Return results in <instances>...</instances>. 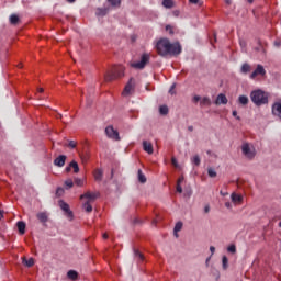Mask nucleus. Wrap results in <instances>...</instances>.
<instances>
[{
  "mask_svg": "<svg viewBox=\"0 0 281 281\" xmlns=\"http://www.w3.org/2000/svg\"><path fill=\"white\" fill-rule=\"evenodd\" d=\"M156 52L159 56H179L182 48L179 42H170V40L164 37L156 43Z\"/></svg>",
  "mask_w": 281,
  "mask_h": 281,
  "instance_id": "obj_1",
  "label": "nucleus"
},
{
  "mask_svg": "<svg viewBox=\"0 0 281 281\" xmlns=\"http://www.w3.org/2000/svg\"><path fill=\"white\" fill-rule=\"evenodd\" d=\"M250 100L256 106H262V104H269V94L262 90H254L250 93Z\"/></svg>",
  "mask_w": 281,
  "mask_h": 281,
  "instance_id": "obj_2",
  "label": "nucleus"
},
{
  "mask_svg": "<svg viewBox=\"0 0 281 281\" xmlns=\"http://www.w3.org/2000/svg\"><path fill=\"white\" fill-rule=\"evenodd\" d=\"M241 155L245 157V159L251 161L256 158V146H254L251 143H243Z\"/></svg>",
  "mask_w": 281,
  "mask_h": 281,
  "instance_id": "obj_3",
  "label": "nucleus"
},
{
  "mask_svg": "<svg viewBox=\"0 0 281 281\" xmlns=\"http://www.w3.org/2000/svg\"><path fill=\"white\" fill-rule=\"evenodd\" d=\"M124 76V66H115L111 72L104 75V79L106 82H111V80H117V78H122Z\"/></svg>",
  "mask_w": 281,
  "mask_h": 281,
  "instance_id": "obj_4",
  "label": "nucleus"
},
{
  "mask_svg": "<svg viewBox=\"0 0 281 281\" xmlns=\"http://www.w3.org/2000/svg\"><path fill=\"white\" fill-rule=\"evenodd\" d=\"M148 63H150V54L144 53L140 56V60L132 63L131 67H133V69H144Z\"/></svg>",
  "mask_w": 281,
  "mask_h": 281,
  "instance_id": "obj_5",
  "label": "nucleus"
},
{
  "mask_svg": "<svg viewBox=\"0 0 281 281\" xmlns=\"http://www.w3.org/2000/svg\"><path fill=\"white\" fill-rule=\"evenodd\" d=\"M267 76V70L265 69V66L258 64L256 69L250 74L249 78L250 80H257L258 77L265 78Z\"/></svg>",
  "mask_w": 281,
  "mask_h": 281,
  "instance_id": "obj_6",
  "label": "nucleus"
},
{
  "mask_svg": "<svg viewBox=\"0 0 281 281\" xmlns=\"http://www.w3.org/2000/svg\"><path fill=\"white\" fill-rule=\"evenodd\" d=\"M192 102L194 104H196L198 102H200V106H212V99H210L209 97H201V95H194L192 99Z\"/></svg>",
  "mask_w": 281,
  "mask_h": 281,
  "instance_id": "obj_7",
  "label": "nucleus"
},
{
  "mask_svg": "<svg viewBox=\"0 0 281 281\" xmlns=\"http://www.w3.org/2000/svg\"><path fill=\"white\" fill-rule=\"evenodd\" d=\"M135 91V78H131L128 80V82L126 83L123 92H122V95L124 98L131 95V93H133Z\"/></svg>",
  "mask_w": 281,
  "mask_h": 281,
  "instance_id": "obj_8",
  "label": "nucleus"
},
{
  "mask_svg": "<svg viewBox=\"0 0 281 281\" xmlns=\"http://www.w3.org/2000/svg\"><path fill=\"white\" fill-rule=\"evenodd\" d=\"M105 134L110 139H114L115 142H120V133L113 128V126H108L105 128Z\"/></svg>",
  "mask_w": 281,
  "mask_h": 281,
  "instance_id": "obj_9",
  "label": "nucleus"
},
{
  "mask_svg": "<svg viewBox=\"0 0 281 281\" xmlns=\"http://www.w3.org/2000/svg\"><path fill=\"white\" fill-rule=\"evenodd\" d=\"M59 207H60V210H63V212H65V214H66V216H68V218L74 217V213L69 209V204H67L65 201H63V200L59 201Z\"/></svg>",
  "mask_w": 281,
  "mask_h": 281,
  "instance_id": "obj_10",
  "label": "nucleus"
},
{
  "mask_svg": "<svg viewBox=\"0 0 281 281\" xmlns=\"http://www.w3.org/2000/svg\"><path fill=\"white\" fill-rule=\"evenodd\" d=\"M98 196H100V193L87 192V193L82 194L80 196V199H88V202L91 203V202L95 201V199H98Z\"/></svg>",
  "mask_w": 281,
  "mask_h": 281,
  "instance_id": "obj_11",
  "label": "nucleus"
},
{
  "mask_svg": "<svg viewBox=\"0 0 281 281\" xmlns=\"http://www.w3.org/2000/svg\"><path fill=\"white\" fill-rule=\"evenodd\" d=\"M143 149L148 155H153V153L155 151L154 148H153V143H150L148 140H143Z\"/></svg>",
  "mask_w": 281,
  "mask_h": 281,
  "instance_id": "obj_12",
  "label": "nucleus"
},
{
  "mask_svg": "<svg viewBox=\"0 0 281 281\" xmlns=\"http://www.w3.org/2000/svg\"><path fill=\"white\" fill-rule=\"evenodd\" d=\"M231 200L235 205H240L243 203V195L237 193H232Z\"/></svg>",
  "mask_w": 281,
  "mask_h": 281,
  "instance_id": "obj_13",
  "label": "nucleus"
},
{
  "mask_svg": "<svg viewBox=\"0 0 281 281\" xmlns=\"http://www.w3.org/2000/svg\"><path fill=\"white\" fill-rule=\"evenodd\" d=\"M65 161H67V156L60 155L54 160V164L58 166V168H63V166H65Z\"/></svg>",
  "mask_w": 281,
  "mask_h": 281,
  "instance_id": "obj_14",
  "label": "nucleus"
},
{
  "mask_svg": "<svg viewBox=\"0 0 281 281\" xmlns=\"http://www.w3.org/2000/svg\"><path fill=\"white\" fill-rule=\"evenodd\" d=\"M272 115H277L281 120V103H274L272 105Z\"/></svg>",
  "mask_w": 281,
  "mask_h": 281,
  "instance_id": "obj_15",
  "label": "nucleus"
},
{
  "mask_svg": "<svg viewBox=\"0 0 281 281\" xmlns=\"http://www.w3.org/2000/svg\"><path fill=\"white\" fill-rule=\"evenodd\" d=\"M228 100L227 97L223 93H220L215 100V104L220 105V104H227Z\"/></svg>",
  "mask_w": 281,
  "mask_h": 281,
  "instance_id": "obj_16",
  "label": "nucleus"
},
{
  "mask_svg": "<svg viewBox=\"0 0 281 281\" xmlns=\"http://www.w3.org/2000/svg\"><path fill=\"white\" fill-rule=\"evenodd\" d=\"M97 16H106L109 14V9L106 8H99L95 12Z\"/></svg>",
  "mask_w": 281,
  "mask_h": 281,
  "instance_id": "obj_17",
  "label": "nucleus"
},
{
  "mask_svg": "<svg viewBox=\"0 0 281 281\" xmlns=\"http://www.w3.org/2000/svg\"><path fill=\"white\" fill-rule=\"evenodd\" d=\"M16 227L21 235L25 234V227H26L25 222H21V221L18 222Z\"/></svg>",
  "mask_w": 281,
  "mask_h": 281,
  "instance_id": "obj_18",
  "label": "nucleus"
},
{
  "mask_svg": "<svg viewBox=\"0 0 281 281\" xmlns=\"http://www.w3.org/2000/svg\"><path fill=\"white\" fill-rule=\"evenodd\" d=\"M164 8H167L170 10L171 8H175V1L173 0H162Z\"/></svg>",
  "mask_w": 281,
  "mask_h": 281,
  "instance_id": "obj_19",
  "label": "nucleus"
},
{
  "mask_svg": "<svg viewBox=\"0 0 281 281\" xmlns=\"http://www.w3.org/2000/svg\"><path fill=\"white\" fill-rule=\"evenodd\" d=\"M249 71H251V65L243 64L240 68V74H249Z\"/></svg>",
  "mask_w": 281,
  "mask_h": 281,
  "instance_id": "obj_20",
  "label": "nucleus"
},
{
  "mask_svg": "<svg viewBox=\"0 0 281 281\" xmlns=\"http://www.w3.org/2000/svg\"><path fill=\"white\" fill-rule=\"evenodd\" d=\"M37 218L38 221H41V223H47V213L45 212L37 213Z\"/></svg>",
  "mask_w": 281,
  "mask_h": 281,
  "instance_id": "obj_21",
  "label": "nucleus"
},
{
  "mask_svg": "<svg viewBox=\"0 0 281 281\" xmlns=\"http://www.w3.org/2000/svg\"><path fill=\"white\" fill-rule=\"evenodd\" d=\"M191 164H193V166H201V157H199V155H194L191 158Z\"/></svg>",
  "mask_w": 281,
  "mask_h": 281,
  "instance_id": "obj_22",
  "label": "nucleus"
},
{
  "mask_svg": "<svg viewBox=\"0 0 281 281\" xmlns=\"http://www.w3.org/2000/svg\"><path fill=\"white\" fill-rule=\"evenodd\" d=\"M238 102L239 104H243L244 106H246V104H249V98H247V95H240L238 98Z\"/></svg>",
  "mask_w": 281,
  "mask_h": 281,
  "instance_id": "obj_23",
  "label": "nucleus"
},
{
  "mask_svg": "<svg viewBox=\"0 0 281 281\" xmlns=\"http://www.w3.org/2000/svg\"><path fill=\"white\" fill-rule=\"evenodd\" d=\"M102 177H103L102 170L101 169H97L94 171V179H95V181H102Z\"/></svg>",
  "mask_w": 281,
  "mask_h": 281,
  "instance_id": "obj_24",
  "label": "nucleus"
},
{
  "mask_svg": "<svg viewBox=\"0 0 281 281\" xmlns=\"http://www.w3.org/2000/svg\"><path fill=\"white\" fill-rule=\"evenodd\" d=\"M222 267L224 270H227V268L229 267V259H227V256L222 257Z\"/></svg>",
  "mask_w": 281,
  "mask_h": 281,
  "instance_id": "obj_25",
  "label": "nucleus"
},
{
  "mask_svg": "<svg viewBox=\"0 0 281 281\" xmlns=\"http://www.w3.org/2000/svg\"><path fill=\"white\" fill-rule=\"evenodd\" d=\"M108 3H110L112 8H120V5H122V0H108Z\"/></svg>",
  "mask_w": 281,
  "mask_h": 281,
  "instance_id": "obj_26",
  "label": "nucleus"
},
{
  "mask_svg": "<svg viewBox=\"0 0 281 281\" xmlns=\"http://www.w3.org/2000/svg\"><path fill=\"white\" fill-rule=\"evenodd\" d=\"M70 168L74 169V172L77 175V172H80V167L78 166V162L76 160H72L70 162Z\"/></svg>",
  "mask_w": 281,
  "mask_h": 281,
  "instance_id": "obj_27",
  "label": "nucleus"
},
{
  "mask_svg": "<svg viewBox=\"0 0 281 281\" xmlns=\"http://www.w3.org/2000/svg\"><path fill=\"white\" fill-rule=\"evenodd\" d=\"M67 277H68L70 280H76V279L78 278V272H76V271H74V270H70V271H68Z\"/></svg>",
  "mask_w": 281,
  "mask_h": 281,
  "instance_id": "obj_28",
  "label": "nucleus"
},
{
  "mask_svg": "<svg viewBox=\"0 0 281 281\" xmlns=\"http://www.w3.org/2000/svg\"><path fill=\"white\" fill-rule=\"evenodd\" d=\"M83 210L85 212H88V213L93 212V206H91V202H86L83 204Z\"/></svg>",
  "mask_w": 281,
  "mask_h": 281,
  "instance_id": "obj_29",
  "label": "nucleus"
},
{
  "mask_svg": "<svg viewBox=\"0 0 281 281\" xmlns=\"http://www.w3.org/2000/svg\"><path fill=\"white\" fill-rule=\"evenodd\" d=\"M10 23H11V25H16V23H19V15L12 14L10 16Z\"/></svg>",
  "mask_w": 281,
  "mask_h": 281,
  "instance_id": "obj_30",
  "label": "nucleus"
},
{
  "mask_svg": "<svg viewBox=\"0 0 281 281\" xmlns=\"http://www.w3.org/2000/svg\"><path fill=\"white\" fill-rule=\"evenodd\" d=\"M182 228H183V223L178 222V223H176V225H175L173 232H175L176 234H179V231L182 229Z\"/></svg>",
  "mask_w": 281,
  "mask_h": 281,
  "instance_id": "obj_31",
  "label": "nucleus"
},
{
  "mask_svg": "<svg viewBox=\"0 0 281 281\" xmlns=\"http://www.w3.org/2000/svg\"><path fill=\"white\" fill-rule=\"evenodd\" d=\"M138 181L140 183H146V176L142 173V170H138Z\"/></svg>",
  "mask_w": 281,
  "mask_h": 281,
  "instance_id": "obj_32",
  "label": "nucleus"
},
{
  "mask_svg": "<svg viewBox=\"0 0 281 281\" xmlns=\"http://www.w3.org/2000/svg\"><path fill=\"white\" fill-rule=\"evenodd\" d=\"M23 263L26 266V267H34V259L31 258V259H24L23 260Z\"/></svg>",
  "mask_w": 281,
  "mask_h": 281,
  "instance_id": "obj_33",
  "label": "nucleus"
},
{
  "mask_svg": "<svg viewBox=\"0 0 281 281\" xmlns=\"http://www.w3.org/2000/svg\"><path fill=\"white\" fill-rule=\"evenodd\" d=\"M160 115H168V108L166 105H161L159 108Z\"/></svg>",
  "mask_w": 281,
  "mask_h": 281,
  "instance_id": "obj_34",
  "label": "nucleus"
},
{
  "mask_svg": "<svg viewBox=\"0 0 281 281\" xmlns=\"http://www.w3.org/2000/svg\"><path fill=\"white\" fill-rule=\"evenodd\" d=\"M207 175L209 177H211L212 179H214V177H216V170H214V168H209L207 169Z\"/></svg>",
  "mask_w": 281,
  "mask_h": 281,
  "instance_id": "obj_35",
  "label": "nucleus"
},
{
  "mask_svg": "<svg viewBox=\"0 0 281 281\" xmlns=\"http://www.w3.org/2000/svg\"><path fill=\"white\" fill-rule=\"evenodd\" d=\"M65 186L69 189V188H74V180L68 179L65 181Z\"/></svg>",
  "mask_w": 281,
  "mask_h": 281,
  "instance_id": "obj_36",
  "label": "nucleus"
},
{
  "mask_svg": "<svg viewBox=\"0 0 281 281\" xmlns=\"http://www.w3.org/2000/svg\"><path fill=\"white\" fill-rule=\"evenodd\" d=\"M134 254H135L136 258H138L139 260H144V255H142V252H139V250H135Z\"/></svg>",
  "mask_w": 281,
  "mask_h": 281,
  "instance_id": "obj_37",
  "label": "nucleus"
},
{
  "mask_svg": "<svg viewBox=\"0 0 281 281\" xmlns=\"http://www.w3.org/2000/svg\"><path fill=\"white\" fill-rule=\"evenodd\" d=\"M227 251H229V254H234L236 251V246L235 245L228 246Z\"/></svg>",
  "mask_w": 281,
  "mask_h": 281,
  "instance_id": "obj_38",
  "label": "nucleus"
},
{
  "mask_svg": "<svg viewBox=\"0 0 281 281\" xmlns=\"http://www.w3.org/2000/svg\"><path fill=\"white\" fill-rule=\"evenodd\" d=\"M171 164H172V166H175L176 168H179V161H177V158L172 157V158H171Z\"/></svg>",
  "mask_w": 281,
  "mask_h": 281,
  "instance_id": "obj_39",
  "label": "nucleus"
},
{
  "mask_svg": "<svg viewBox=\"0 0 281 281\" xmlns=\"http://www.w3.org/2000/svg\"><path fill=\"white\" fill-rule=\"evenodd\" d=\"M166 32H169V34H175V31L172 30V26L171 25H167L166 26Z\"/></svg>",
  "mask_w": 281,
  "mask_h": 281,
  "instance_id": "obj_40",
  "label": "nucleus"
},
{
  "mask_svg": "<svg viewBox=\"0 0 281 281\" xmlns=\"http://www.w3.org/2000/svg\"><path fill=\"white\" fill-rule=\"evenodd\" d=\"M68 146L69 148H76L77 143L75 140H69Z\"/></svg>",
  "mask_w": 281,
  "mask_h": 281,
  "instance_id": "obj_41",
  "label": "nucleus"
},
{
  "mask_svg": "<svg viewBox=\"0 0 281 281\" xmlns=\"http://www.w3.org/2000/svg\"><path fill=\"white\" fill-rule=\"evenodd\" d=\"M176 190H177V192H179V194H181V192H183V188H181V184H177Z\"/></svg>",
  "mask_w": 281,
  "mask_h": 281,
  "instance_id": "obj_42",
  "label": "nucleus"
},
{
  "mask_svg": "<svg viewBox=\"0 0 281 281\" xmlns=\"http://www.w3.org/2000/svg\"><path fill=\"white\" fill-rule=\"evenodd\" d=\"M200 2L201 0H189V3H192L193 5H198Z\"/></svg>",
  "mask_w": 281,
  "mask_h": 281,
  "instance_id": "obj_43",
  "label": "nucleus"
},
{
  "mask_svg": "<svg viewBox=\"0 0 281 281\" xmlns=\"http://www.w3.org/2000/svg\"><path fill=\"white\" fill-rule=\"evenodd\" d=\"M211 256H214L216 248L214 246L210 247Z\"/></svg>",
  "mask_w": 281,
  "mask_h": 281,
  "instance_id": "obj_44",
  "label": "nucleus"
},
{
  "mask_svg": "<svg viewBox=\"0 0 281 281\" xmlns=\"http://www.w3.org/2000/svg\"><path fill=\"white\" fill-rule=\"evenodd\" d=\"M183 176H181L179 179H178V181H177V184H179V186H181V183H183Z\"/></svg>",
  "mask_w": 281,
  "mask_h": 281,
  "instance_id": "obj_45",
  "label": "nucleus"
},
{
  "mask_svg": "<svg viewBox=\"0 0 281 281\" xmlns=\"http://www.w3.org/2000/svg\"><path fill=\"white\" fill-rule=\"evenodd\" d=\"M233 117H237V120H240V116H238V112L237 111H233Z\"/></svg>",
  "mask_w": 281,
  "mask_h": 281,
  "instance_id": "obj_46",
  "label": "nucleus"
},
{
  "mask_svg": "<svg viewBox=\"0 0 281 281\" xmlns=\"http://www.w3.org/2000/svg\"><path fill=\"white\" fill-rule=\"evenodd\" d=\"M225 207H227V210H232V203L226 202V203H225Z\"/></svg>",
  "mask_w": 281,
  "mask_h": 281,
  "instance_id": "obj_47",
  "label": "nucleus"
},
{
  "mask_svg": "<svg viewBox=\"0 0 281 281\" xmlns=\"http://www.w3.org/2000/svg\"><path fill=\"white\" fill-rule=\"evenodd\" d=\"M274 47H281V42L280 41H276L274 42Z\"/></svg>",
  "mask_w": 281,
  "mask_h": 281,
  "instance_id": "obj_48",
  "label": "nucleus"
},
{
  "mask_svg": "<svg viewBox=\"0 0 281 281\" xmlns=\"http://www.w3.org/2000/svg\"><path fill=\"white\" fill-rule=\"evenodd\" d=\"M176 85L173 83L169 90V93L172 95L175 92L172 91L175 89Z\"/></svg>",
  "mask_w": 281,
  "mask_h": 281,
  "instance_id": "obj_49",
  "label": "nucleus"
},
{
  "mask_svg": "<svg viewBox=\"0 0 281 281\" xmlns=\"http://www.w3.org/2000/svg\"><path fill=\"white\" fill-rule=\"evenodd\" d=\"M204 212H205V214H209V213H210V205H206V206L204 207Z\"/></svg>",
  "mask_w": 281,
  "mask_h": 281,
  "instance_id": "obj_50",
  "label": "nucleus"
},
{
  "mask_svg": "<svg viewBox=\"0 0 281 281\" xmlns=\"http://www.w3.org/2000/svg\"><path fill=\"white\" fill-rule=\"evenodd\" d=\"M76 183H77V186H82V180L77 179V180H76Z\"/></svg>",
  "mask_w": 281,
  "mask_h": 281,
  "instance_id": "obj_51",
  "label": "nucleus"
},
{
  "mask_svg": "<svg viewBox=\"0 0 281 281\" xmlns=\"http://www.w3.org/2000/svg\"><path fill=\"white\" fill-rule=\"evenodd\" d=\"M71 171V164L66 168V172H70Z\"/></svg>",
  "mask_w": 281,
  "mask_h": 281,
  "instance_id": "obj_52",
  "label": "nucleus"
},
{
  "mask_svg": "<svg viewBox=\"0 0 281 281\" xmlns=\"http://www.w3.org/2000/svg\"><path fill=\"white\" fill-rule=\"evenodd\" d=\"M173 16H179V10L173 11Z\"/></svg>",
  "mask_w": 281,
  "mask_h": 281,
  "instance_id": "obj_53",
  "label": "nucleus"
},
{
  "mask_svg": "<svg viewBox=\"0 0 281 281\" xmlns=\"http://www.w3.org/2000/svg\"><path fill=\"white\" fill-rule=\"evenodd\" d=\"M247 44L245 43V42H240V46H241V48L243 49H245V46H246Z\"/></svg>",
  "mask_w": 281,
  "mask_h": 281,
  "instance_id": "obj_54",
  "label": "nucleus"
},
{
  "mask_svg": "<svg viewBox=\"0 0 281 281\" xmlns=\"http://www.w3.org/2000/svg\"><path fill=\"white\" fill-rule=\"evenodd\" d=\"M60 192H64L63 188L57 189V194H60Z\"/></svg>",
  "mask_w": 281,
  "mask_h": 281,
  "instance_id": "obj_55",
  "label": "nucleus"
},
{
  "mask_svg": "<svg viewBox=\"0 0 281 281\" xmlns=\"http://www.w3.org/2000/svg\"><path fill=\"white\" fill-rule=\"evenodd\" d=\"M225 3H226L227 5H232V0H225Z\"/></svg>",
  "mask_w": 281,
  "mask_h": 281,
  "instance_id": "obj_56",
  "label": "nucleus"
},
{
  "mask_svg": "<svg viewBox=\"0 0 281 281\" xmlns=\"http://www.w3.org/2000/svg\"><path fill=\"white\" fill-rule=\"evenodd\" d=\"M87 106H91V100L87 99Z\"/></svg>",
  "mask_w": 281,
  "mask_h": 281,
  "instance_id": "obj_57",
  "label": "nucleus"
},
{
  "mask_svg": "<svg viewBox=\"0 0 281 281\" xmlns=\"http://www.w3.org/2000/svg\"><path fill=\"white\" fill-rule=\"evenodd\" d=\"M103 238H104V240H106V238H109V235L106 233H104Z\"/></svg>",
  "mask_w": 281,
  "mask_h": 281,
  "instance_id": "obj_58",
  "label": "nucleus"
},
{
  "mask_svg": "<svg viewBox=\"0 0 281 281\" xmlns=\"http://www.w3.org/2000/svg\"><path fill=\"white\" fill-rule=\"evenodd\" d=\"M211 257L206 259V267L210 265Z\"/></svg>",
  "mask_w": 281,
  "mask_h": 281,
  "instance_id": "obj_59",
  "label": "nucleus"
},
{
  "mask_svg": "<svg viewBox=\"0 0 281 281\" xmlns=\"http://www.w3.org/2000/svg\"><path fill=\"white\" fill-rule=\"evenodd\" d=\"M68 3H76V0H66Z\"/></svg>",
  "mask_w": 281,
  "mask_h": 281,
  "instance_id": "obj_60",
  "label": "nucleus"
},
{
  "mask_svg": "<svg viewBox=\"0 0 281 281\" xmlns=\"http://www.w3.org/2000/svg\"><path fill=\"white\" fill-rule=\"evenodd\" d=\"M3 218V211H0V221Z\"/></svg>",
  "mask_w": 281,
  "mask_h": 281,
  "instance_id": "obj_61",
  "label": "nucleus"
},
{
  "mask_svg": "<svg viewBox=\"0 0 281 281\" xmlns=\"http://www.w3.org/2000/svg\"><path fill=\"white\" fill-rule=\"evenodd\" d=\"M220 194H222V196H227V193H223V191H221Z\"/></svg>",
  "mask_w": 281,
  "mask_h": 281,
  "instance_id": "obj_62",
  "label": "nucleus"
},
{
  "mask_svg": "<svg viewBox=\"0 0 281 281\" xmlns=\"http://www.w3.org/2000/svg\"><path fill=\"white\" fill-rule=\"evenodd\" d=\"M189 131H194V127L193 126H189Z\"/></svg>",
  "mask_w": 281,
  "mask_h": 281,
  "instance_id": "obj_63",
  "label": "nucleus"
},
{
  "mask_svg": "<svg viewBox=\"0 0 281 281\" xmlns=\"http://www.w3.org/2000/svg\"><path fill=\"white\" fill-rule=\"evenodd\" d=\"M38 91H40V93H43V88H40Z\"/></svg>",
  "mask_w": 281,
  "mask_h": 281,
  "instance_id": "obj_64",
  "label": "nucleus"
}]
</instances>
